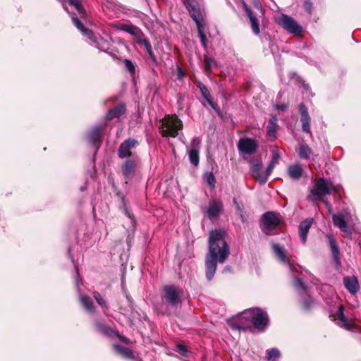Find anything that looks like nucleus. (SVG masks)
<instances>
[{
  "instance_id": "1",
  "label": "nucleus",
  "mask_w": 361,
  "mask_h": 361,
  "mask_svg": "<svg viewBox=\"0 0 361 361\" xmlns=\"http://www.w3.org/2000/svg\"><path fill=\"white\" fill-rule=\"evenodd\" d=\"M224 236L225 233L222 230L216 229L209 233V251L205 259L206 277L209 281L214 276L217 262L224 263L229 255V247Z\"/></svg>"
},
{
  "instance_id": "2",
  "label": "nucleus",
  "mask_w": 361,
  "mask_h": 361,
  "mask_svg": "<svg viewBox=\"0 0 361 361\" xmlns=\"http://www.w3.org/2000/svg\"><path fill=\"white\" fill-rule=\"evenodd\" d=\"M238 323L233 324V329H245L247 321L252 322L254 327L259 331H264L269 324L267 313L263 310L255 308L245 310L238 317Z\"/></svg>"
},
{
  "instance_id": "3",
  "label": "nucleus",
  "mask_w": 361,
  "mask_h": 361,
  "mask_svg": "<svg viewBox=\"0 0 361 361\" xmlns=\"http://www.w3.org/2000/svg\"><path fill=\"white\" fill-rule=\"evenodd\" d=\"M183 4L196 23L201 44L205 48L207 47V38L204 33V22L200 6L196 0H183Z\"/></svg>"
},
{
  "instance_id": "4",
  "label": "nucleus",
  "mask_w": 361,
  "mask_h": 361,
  "mask_svg": "<svg viewBox=\"0 0 361 361\" xmlns=\"http://www.w3.org/2000/svg\"><path fill=\"white\" fill-rule=\"evenodd\" d=\"M336 191V187L331 181L321 178L316 180L309 197L314 202L322 200L324 196Z\"/></svg>"
},
{
  "instance_id": "5",
  "label": "nucleus",
  "mask_w": 361,
  "mask_h": 361,
  "mask_svg": "<svg viewBox=\"0 0 361 361\" xmlns=\"http://www.w3.org/2000/svg\"><path fill=\"white\" fill-rule=\"evenodd\" d=\"M160 123L159 129L164 137H175L183 128L181 121L176 116H168L161 120Z\"/></svg>"
},
{
  "instance_id": "6",
  "label": "nucleus",
  "mask_w": 361,
  "mask_h": 361,
  "mask_svg": "<svg viewBox=\"0 0 361 361\" xmlns=\"http://www.w3.org/2000/svg\"><path fill=\"white\" fill-rule=\"evenodd\" d=\"M73 25L80 30L82 34L90 39V44L98 49H102L106 43L105 40L100 36L94 34L91 30L85 27L76 14L71 17Z\"/></svg>"
},
{
  "instance_id": "7",
  "label": "nucleus",
  "mask_w": 361,
  "mask_h": 361,
  "mask_svg": "<svg viewBox=\"0 0 361 361\" xmlns=\"http://www.w3.org/2000/svg\"><path fill=\"white\" fill-rule=\"evenodd\" d=\"M164 300L171 307H177L181 303L183 294L182 289L175 286H166L164 288Z\"/></svg>"
},
{
  "instance_id": "8",
  "label": "nucleus",
  "mask_w": 361,
  "mask_h": 361,
  "mask_svg": "<svg viewBox=\"0 0 361 361\" xmlns=\"http://www.w3.org/2000/svg\"><path fill=\"white\" fill-rule=\"evenodd\" d=\"M280 220L278 216L271 212L263 214L262 218V230L266 235H272L273 231L279 224Z\"/></svg>"
},
{
  "instance_id": "9",
  "label": "nucleus",
  "mask_w": 361,
  "mask_h": 361,
  "mask_svg": "<svg viewBox=\"0 0 361 361\" xmlns=\"http://www.w3.org/2000/svg\"><path fill=\"white\" fill-rule=\"evenodd\" d=\"M277 22L289 33L299 35L302 32V27L293 18L287 15L283 14Z\"/></svg>"
},
{
  "instance_id": "10",
  "label": "nucleus",
  "mask_w": 361,
  "mask_h": 361,
  "mask_svg": "<svg viewBox=\"0 0 361 361\" xmlns=\"http://www.w3.org/2000/svg\"><path fill=\"white\" fill-rule=\"evenodd\" d=\"M138 145V142L134 139H128L123 142L118 149V156L121 159L131 158L132 157H137L133 154L134 149Z\"/></svg>"
},
{
  "instance_id": "11",
  "label": "nucleus",
  "mask_w": 361,
  "mask_h": 361,
  "mask_svg": "<svg viewBox=\"0 0 361 361\" xmlns=\"http://www.w3.org/2000/svg\"><path fill=\"white\" fill-rule=\"evenodd\" d=\"M139 164L140 158L138 157H132L124 161L121 166V171L126 179L130 180L133 178Z\"/></svg>"
},
{
  "instance_id": "12",
  "label": "nucleus",
  "mask_w": 361,
  "mask_h": 361,
  "mask_svg": "<svg viewBox=\"0 0 361 361\" xmlns=\"http://www.w3.org/2000/svg\"><path fill=\"white\" fill-rule=\"evenodd\" d=\"M272 249L275 255L281 262L288 264L290 271L292 273L296 271L295 267L290 262V256L283 247L277 243H274L272 244Z\"/></svg>"
},
{
  "instance_id": "13",
  "label": "nucleus",
  "mask_w": 361,
  "mask_h": 361,
  "mask_svg": "<svg viewBox=\"0 0 361 361\" xmlns=\"http://www.w3.org/2000/svg\"><path fill=\"white\" fill-rule=\"evenodd\" d=\"M238 147L242 154H252L257 150L258 144L251 138H241L238 142Z\"/></svg>"
},
{
  "instance_id": "14",
  "label": "nucleus",
  "mask_w": 361,
  "mask_h": 361,
  "mask_svg": "<svg viewBox=\"0 0 361 361\" xmlns=\"http://www.w3.org/2000/svg\"><path fill=\"white\" fill-rule=\"evenodd\" d=\"M104 125L95 126L92 128L88 134L89 141L97 147V149L99 147L102 142V133L104 129Z\"/></svg>"
},
{
  "instance_id": "15",
  "label": "nucleus",
  "mask_w": 361,
  "mask_h": 361,
  "mask_svg": "<svg viewBox=\"0 0 361 361\" xmlns=\"http://www.w3.org/2000/svg\"><path fill=\"white\" fill-rule=\"evenodd\" d=\"M332 221L334 224L345 235H349L351 233L350 229L347 224L345 216L343 214H334L332 215Z\"/></svg>"
},
{
  "instance_id": "16",
  "label": "nucleus",
  "mask_w": 361,
  "mask_h": 361,
  "mask_svg": "<svg viewBox=\"0 0 361 361\" xmlns=\"http://www.w3.org/2000/svg\"><path fill=\"white\" fill-rule=\"evenodd\" d=\"M63 6L64 9L68 12H70V9H75L81 19H85L87 18L86 11L80 4V0H68L64 2Z\"/></svg>"
},
{
  "instance_id": "17",
  "label": "nucleus",
  "mask_w": 361,
  "mask_h": 361,
  "mask_svg": "<svg viewBox=\"0 0 361 361\" xmlns=\"http://www.w3.org/2000/svg\"><path fill=\"white\" fill-rule=\"evenodd\" d=\"M262 161L257 160L256 163L252 164L250 166L252 176L259 181L261 184H264L267 182L266 175L264 172L261 171Z\"/></svg>"
},
{
  "instance_id": "18",
  "label": "nucleus",
  "mask_w": 361,
  "mask_h": 361,
  "mask_svg": "<svg viewBox=\"0 0 361 361\" xmlns=\"http://www.w3.org/2000/svg\"><path fill=\"white\" fill-rule=\"evenodd\" d=\"M301 114L300 121L302 123V130L307 133H310V117L307 109L304 104H300L298 106Z\"/></svg>"
},
{
  "instance_id": "19",
  "label": "nucleus",
  "mask_w": 361,
  "mask_h": 361,
  "mask_svg": "<svg viewBox=\"0 0 361 361\" xmlns=\"http://www.w3.org/2000/svg\"><path fill=\"white\" fill-rule=\"evenodd\" d=\"M344 307L342 305L338 306V311L335 314H330L332 319L336 321L337 324L347 329H350V324L343 314Z\"/></svg>"
},
{
  "instance_id": "20",
  "label": "nucleus",
  "mask_w": 361,
  "mask_h": 361,
  "mask_svg": "<svg viewBox=\"0 0 361 361\" xmlns=\"http://www.w3.org/2000/svg\"><path fill=\"white\" fill-rule=\"evenodd\" d=\"M222 207L223 204L221 201L217 200L211 201L207 209V214L208 217L210 219L217 217L222 209Z\"/></svg>"
},
{
  "instance_id": "21",
  "label": "nucleus",
  "mask_w": 361,
  "mask_h": 361,
  "mask_svg": "<svg viewBox=\"0 0 361 361\" xmlns=\"http://www.w3.org/2000/svg\"><path fill=\"white\" fill-rule=\"evenodd\" d=\"M200 140L199 138H194L192 143V147L188 151L190 162L197 166L199 164V145Z\"/></svg>"
},
{
  "instance_id": "22",
  "label": "nucleus",
  "mask_w": 361,
  "mask_h": 361,
  "mask_svg": "<svg viewBox=\"0 0 361 361\" xmlns=\"http://www.w3.org/2000/svg\"><path fill=\"white\" fill-rule=\"evenodd\" d=\"M312 224V219H307L305 221H302L299 226V235L301 240L303 243H305L307 240V233L309 232V229L310 228Z\"/></svg>"
},
{
  "instance_id": "23",
  "label": "nucleus",
  "mask_w": 361,
  "mask_h": 361,
  "mask_svg": "<svg viewBox=\"0 0 361 361\" xmlns=\"http://www.w3.org/2000/svg\"><path fill=\"white\" fill-rule=\"evenodd\" d=\"M343 283L350 293L355 294L359 290V283L355 276H348L344 278Z\"/></svg>"
},
{
  "instance_id": "24",
  "label": "nucleus",
  "mask_w": 361,
  "mask_h": 361,
  "mask_svg": "<svg viewBox=\"0 0 361 361\" xmlns=\"http://www.w3.org/2000/svg\"><path fill=\"white\" fill-rule=\"evenodd\" d=\"M244 8H245V10L249 18H250L253 32L255 35H259L260 32V30H259V23H258L257 18L253 14L252 11L247 6V5L245 4H244Z\"/></svg>"
},
{
  "instance_id": "25",
  "label": "nucleus",
  "mask_w": 361,
  "mask_h": 361,
  "mask_svg": "<svg viewBox=\"0 0 361 361\" xmlns=\"http://www.w3.org/2000/svg\"><path fill=\"white\" fill-rule=\"evenodd\" d=\"M126 113V106L124 104H119L114 109H110L106 115V118L112 120L115 118H119Z\"/></svg>"
},
{
  "instance_id": "26",
  "label": "nucleus",
  "mask_w": 361,
  "mask_h": 361,
  "mask_svg": "<svg viewBox=\"0 0 361 361\" xmlns=\"http://www.w3.org/2000/svg\"><path fill=\"white\" fill-rule=\"evenodd\" d=\"M202 97L206 99L208 104L217 112L219 113V109L217 105L212 101V96L208 89L204 85L200 84L199 85Z\"/></svg>"
},
{
  "instance_id": "27",
  "label": "nucleus",
  "mask_w": 361,
  "mask_h": 361,
  "mask_svg": "<svg viewBox=\"0 0 361 361\" xmlns=\"http://www.w3.org/2000/svg\"><path fill=\"white\" fill-rule=\"evenodd\" d=\"M277 118L273 116L267 126V135L271 139H275L276 135Z\"/></svg>"
},
{
  "instance_id": "28",
  "label": "nucleus",
  "mask_w": 361,
  "mask_h": 361,
  "mask_svg": "<svg viewBox=\"0 0 361 361\" xmlns=\"http://www.w3.org/2000/svg\"><path fill=\"white\" fill-rule=\"evenodd\" d=\"M302 173V169L300 166L298 164L291 165L288 169V176L292 178L295 180L299 179Z\"/></svg>"
},
{
  "instance_id": "29",
  "label": "nucleus",
  "mask_w": 361,
  "mask_h": 361,
  "mask_svg": "<svg viewBox=\"0 0 361 361\" xmlns=\"http://www.w3.org/2000/svg\"><path fill=\"white\" fill-rule=\"evenodd\" d=\"M114 348L115 351L121 355L122 357L126 358H132L133 357V352L128 348L121 345H114Z\"/></svg>"
},
{
  "instance_id": "30",
  "label": "nucleus",
  "mask_w": 361,
  "mask_h": 361,
  "mask_svg": "<svg viewBox=\"0 0 361 361\" xmlns=\"http://www.w3.org/2000/svg\"><path fill=\"white\" fill-rule=\"evenodd\" d=\"M329 241V245L331 250V252L334 257V260L336 262V263H338V255H339V250L338 247L337 246L336 240L332 238L331 235H328Z\"/></svg>"
},
{
  "instance_id": "31",
  "label": "nucleus",
  "mask_w": 361,
  "mask_h": 361,
  "mask_svg": "<svg viewBox=\"0 0 361 361\" xmlns=\"http://www.w3.org/2000/svg\"><path fill=\"white\" fill-rule=\"evenodd\" d=\"M80 300L83 305V307L90 312H93L94 311V307L93 305V302L91 298L86 295H82L80 298Z\"/></svg>"
},
{
  "instance_id": "32",
  "label": "nucleus",
  "mask_w": 361,
  "mask_h": 361,
  "mask_svg": "<svg viewBox=\"0 0 361 361\" xmlns=\"http://www.w3.org/2000/svg\"><path fill=\"white\" fill-rule=\"evenodd\" d=\"M267 359L269 361H276L280 357V352L276 348H271L267 350Z\"/></svg>"
},
{
  "instance_id": "33",
  "label": "nucleus",
  "mask_w": 361,
  "mask_h": 361,
  "mask_svg": "<svg viewBox=\"0 0 361 361\" xmlns=\"http://www.w3.org/2000/svg\"><path fill=\"white\" fill-rule=\"evenodd\" d=\"M311 154L310 148L305 145H302L299 149V155L302 159H308Z\"/></svg>"
},
{
  "instance_id": "34",
  "label": "nucleus",
  "mask_w": 361,
  "mask_h": 361,
  "mask_svg": "<svg viewBox=\"0 0 361 361\" xmlns=\"http://www.w3.org/2000/svg\"><path fill=\"white\" fill-rule=\"evenodd\" d=\"M93 297L99 305H101L104 308H106V309L108 308V305H107L106 301L99 293L94 292Z\"/></svg>"
},
{
  "instance_id": "35",
  "label": "nucleus",
  "mask_w": 361,
  "mask_h": 361,
  "mask_svg": "<svg viewBox=\"0 0 361 361\" xmlns=\"http://www.w3.org/2000/svg\"><path fill=\"white\" fill-rule=\"evenodd\" d=\"M204 180L209 186L214 187L215 185L216 180L212 172L206 173L204 175Z\"/></svg>"
},
{
  "instance_id": "36",
  "label": "nucleus",
  "mask_w": 361,
  "mask_h": 361,
  "mask_svg": "<svg viewBox=\"0 0 361 361\" xmlns=\"http://www.w3.org/2000/svg\"><path fill=\"white\" fill-rule=\"evenodd\" d=\"M216 63L215 61L208 56L204 57V70L207 73H209L212 69V66Z\"/></svg>"
},
{
  "instance_id": "37",
  "label": "nucleus",
  "mask_w": 361,
  "mask_h": 361,
  "mask_svg": "<svg viewBox=\"0 0 361 361\" xmlns=\"http://www.w3.org/2000/svg\"><path fill=\"white\" fill-rule=\"evenodd\" d=\"M271 154L272 156L270 161L276 164L281 157L280 152L277 148H274L271 151Z\"/></svg>"
},
{
  "instance_id": "38",
  "label": "nucleus",
  "mask_w": 361,
  "mask_h": 361,
  "mask_svg": "<svg viewBox=\"0 0 361 361\" xmlns=\"http://www.w3.org/2000/svg\"><path fill=\"white\" fill-rule=\"evenodd\" d=\"M126 69L130 72V74H134L135 69L133 63L129 59H125L124 61Z\"/></svg>"
},
{
  "instance_id": "39",
  "label": "nucleus",
  "mask_w": 361,
  "mask_h": 361,
  "mask_svg": "<svg viewBox=\"0 0 361 361\" xmlns=\"http://www.w3.org/2000/svg\"><path fill=\"white\" fill-rule=\"evenodd\" d=\"M294 286L298 290H303L305 289L304 285L302 283L301 280L297 277H295Z\"/></svg>"
},
{
  "instance_id": "40",
  "label": "nucleus",
  "mask_w": 361,
  "mask_h": 361,
  "mask_svg": "<svg viewBox=\"0 0 361 361\" xmlns=\"http://www.w3.org/2000/svg\"><path fill=\"white\" fill-rule=\"evenodd\" d=\"M276 166V164L274 163H272V162H269L267 168V170L266 171L264 172L265 175H266V178L267 179L268 177L269 176V175L271 174L273 169Z\"/></svg>"
},
{
  "instance_id": "41",
  "label": "nucleus",
  "mask_w": 361,
  "mask_h": 361,
  "mask_svg": "<svg viewBox=\"0 0 361 361\" xmlns=\"http://www.w3.org/2000/svg\"><path fill=\"white\" fill-rule=\"evenodd\" d=\"M143 44L145 45L147 52L149 53V55H152V47H151V44L150 43L147 41V40H144L143 41Z\"/></svg>"
},
{
  "instance_id": "42",
  "label": "nucleus",
  "mask_w": 361,
  "mask_h": 361,
  "mask_svg": "<svg viewBox=\"0 0 361 361\" xmlns=\"http://www.w3.org/2000/svg\"><path fill=\"white\" fill-rule=\"evenodd\" d=\"M304 6H305V10L307 12L311 13L312 9V3L310 1H305V3H304Z\"/></svg>"
},
{
  "instance_id": "43",
  "label": "nucleus",
  "mask_w": 361,
  "mask_h": 361,
  "mask_svg": "<svg viewBox=\"0 0 361 361\" xmlns=\"http://www.w3.org/2000/svg\"><path fill=\"white\" fill-rule=\"evenodd\" d=\"M312 302V300L311 298H307L305 299L303 301L304 306L306 309H309L311 307V304Z\"/></svg>"
},
{
  "instance_id": "44",
  "label": "nucleus",
  "mask_w": 361,
  "mask_h": 361,
  "mask_svg": "<svg viewBox=\"0 0 361 361\" xmlns=\"http://www.w3.org/2000/svg\"><path fill=\"white\" fill-rule=\"evenodd\" d=\"M178 348L179 350V352L183 355H185L187 352L185 347L183 345H178Z\"/></svg>"
},
{
  "instance_id": "45",
  "label": "nucleus",
  "mask_w": 361,
  "mask_h": 361,
  "mask_svg": "<svg viewBox=\"0 0 361 361\" xmlns=\"http://www.w3.org/2000/svg\"><path fill=\"white\" fill-rule=\"evenodd\" d=\"M326 208L328 209V211L329 213H331L332 212V205L331 204V203L328 201H324Z\"/></svg>"
},
{
  "instance_id": "46",
  "label": "nucleus",
  "mask_w": 361,
  "mask_h": 361,
  "mask_svg": "<svg viewBox=\"0 0 361 361\" xmlns=\"http://www.w3.org/2000/svg\"><path fill=\"white\" fill-rule=\"evenodd\" d=\"M276 107L278 109H281V110H282V111H284L285 109H286V108H287V105H286V104L276 105Z\"/></svg>"
},
{
  "instance_id": "47",
  "label": "nucleus",
  "mask_w": 361,
  "mask_h": 361,
  "mask_svg": "<svg viewBox=\"0 0 361 361\" xmlns=\"http://www.w3.org/2000/svg\"><path fill=\"white\" fill-rule=\"evenodd\" d=\"M183 75V73H182V71L180 70V68H178V78H180Z\"/></svg>"
},
{
  "instance_id": "48",
  "label": "nucleus",
  "mask_w": 361,
  "mask_h": 361,
  "mask_svg": "<svg viewBox=\"0 0 361 361\" xmlns=\"http://www.w3.org/2000/svg\"><path fill=\"white\" fill-rule=\"evenodd\" d=\"M121 341H123L124 342H126V343L128 342V339L124 337H121Z\"/></svg>"
}]
</instances>
